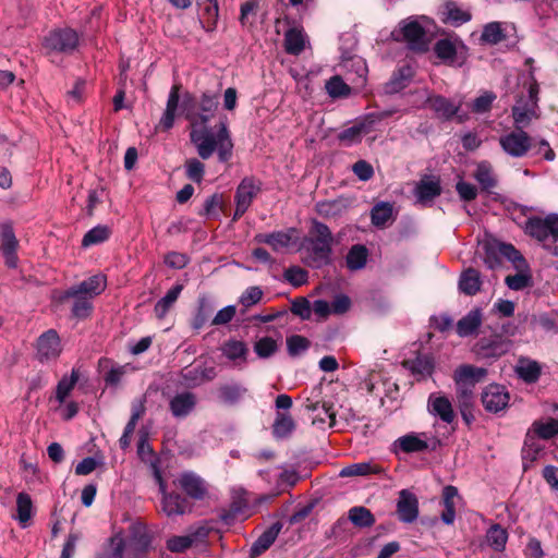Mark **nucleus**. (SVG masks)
Returning <instances> with one entry per match:
<instances>
[{"mask_svg":"<svg viewBox=\"0 0 558 558\" xmlns=\"http://www.w3.org/2000/svg\"><path fill=\"white\" fill-rule=\"evenodd\" d=\"M218 109V98L210 93H203L198 102L197 116L187 114V121L192 126L190 132L191 143L195 145L198 156L206 160L217 150L218 160L228 162L232 157L233 143L228 129V119L222 117L214 134L207 123L214 118Z\"/></svg>","mask_w":558,"mask_h":558,"instance_id":"1","label":"nucleus"},{"mask_svg":"<svg viewBox=\"0 0 558 558\" xmlns=\"http://www.w3.org/2000/svg\"><path fill=\"white\" fill-rule=\"evenodd\" d=\"M523 232L542 244L545 250H551L558 242V214L550 213L545 217L531 216L522 226Z\"/></svg>","mask_w":558,"mask_h":558,"instance_id":"2","label":"nucleus"},{"mask_svg":"<svg viewBox=\"0 0 558 558\" xmlns=\"http://www.w3.org/2000/svg\"><path fill=\"white\" fill-rule=\"evenodd\" d=\"M483 248L484 264L492 270L501 267L504 258L511 262L518 271L526 270L529 268V264L524 256L510 243L492 240L487 241Z\"/></svg>","mask_w":558,"mask_h":558,"instance_id":"3","label":"nucleus"},{"mask_svg":"<svg viewBox=\"0 0 558 558\" xmlns=\"http://www.w3.org/2000/svg\"><path fill=\"white\" fill-rule=\"evenodd\" d=\"M153 476L158 484L159 493L162 495L161 509L168 517L183 515L193 510V502L189 501L178 492H167V484L162 477L161 470H155Z\"/></svg>","mask_w":558,"mask_h":558,"instance_id":"4","label":"nucleus"},{"mask_svg":"<svg viewBox=\"0 0 558 558\" xmlns=\"http://www.w3.org/2000/svg\"><path fill=\"white\" fill-rule=\"evenodd\" d=\"M435 56L446 65L461 68L469 58V47L460 39H438L433 47Z\"/></svg>","mask_w":558,"mask_h":558,"instance_id":"5","label":"nucleus"},{"mask_svg":"<svg viewBox=\"0 0 558 558\" xmlns=\"http://www.w3.org/2000/svg\"><path fill=\"white\" fill-rule=\"evenodd\" d=\"M512 341L501 333L482 336L473 345L472 352L481 360H497L512 348Z\"/></svg>","mask_w":558,"mask_h":558,"instance_id":"6","label":"nucleus"},{"mask_svg":"<svg viewBox=\"0 0 558 558\" xmlns=\"http://www.w3.org/2000/svg\"><path fill=\"white\" fill-rule=\"evenodd\" d=\"M499 145L502 150L513 157L522 158L533 149V138L524 131H512L499 137Z\"/></svg>","mask_w":558,"mask_h":558,"instance_id":"7","label":"nucleus"},{"mask_svg":"<svg viewBox=\"0 0 558 558\" xmlns=\"http://www.w3.org/2000/svg\"><path fill=\"white\" fill-rule=\"evenodd\" d=\"M78 46V35L72 28L50 32L44 39V47L50 51L72 53Z\"/></svg>","mask_w":558,"mask_h":558,"instance_id":"8","label":"nucleus"},{"mask_svg":"<svg viewBox=\"0 0 558 558\" xmlns=\"http://www.w3.org/2000/svg\"><path fill=\"white\" fill-rule=\"evenodd\" d=\"M128 558H144L151 545V537L144 524L132 523L129 527Z\"/></svg>","mask_w":558,"mask_h":558,"instance_id":"9","label":"nucleus"},{"mask_svg":"<svg viewBox=\"0 0 558 558\" xmlns=\"http://www.w3.org/2000/svg\"><path fill=\"white\" fill-rule=\"evenodd\" d=\"M186 495V499L201 501L208 495V487L206 482L197 474L191 471L183 472L179 475L177 481L173 482Z\"/></svg>","mask_w":558,"mask_h":558,"instance_id":"10","label":"nucleus"},{"mask_svg":"<svg viewBox=\"0 0 558 558\" xmlns=\"http://www.w3.org/2000/svg\"><path fill=\"white\" fill-rule=\"evenodd\" d=\"M414 354V357L403 360L401 366L409 371L417 381L432 377L436 367L433 354L422 353L420 351H415Z\"/></svg>","mask_w":558,"mask_h":558,"instance_id":"11","label":"nucleus"},{"mask_svg":"<svg viewBox=\"0 0 558 558\" xmlns=\"http://www.w3.org/2000/svg\"><path fill=\"white\" fill-rule=\"evenodd\" d=\"M62 352L61 339L54 329H48L36 341V359L40 363L56 360Z\"/></svg>","mask_w":558,"mask_h":558,"instance_id":"12","label":"nucleus"},{"mask_svg":"<svg viewBox=\"0 0 558 558\" xmlns=\"http://www.w3.org/2000/svg\"><path fill=\"white\" fill-rule=\"evenodd\" d=\"M307 241L311 244V248L308 250V255L304 259V263L308 267L313 269H320L332 263L331 256L333 242L316 240L313 238H310Z\"/></svg>","mask_w":558,"mask_h":558,"instance_id":"13","label":"nucleus"},{"mask_svg":"<svg viewBox=\"0 0 558 558\" xmlns=\"http://www.w3.org/2000/svg\"><path fill=\"white\" fill-rule=\"evenodd\" d=\"M107 288V277L105 275L98 274L94 275L86 280H83L78 284L72 286L61 295L60 301L63 302L68 300L70 296H75L77 294H85L89 298H95L101 294Z\"/></svg>","mask_w":558,"mask_h":558,"instance_id":"14","label":"nucleus"},{"mask_svg":"<svg viewBox=\"0 0 558 558\" xmlns=\"http://www.w3.org/2000/svg\"><path fill=\"white\" fill-rule=\"evenodd\" d=\"M442 192L439 175L424 174L414 187V196L424 206L430 205Z\"/></svg>","mask_w":558,"mask_h":558,"instance_id":"15","label":"nucleus"},{"mask_svg":"<svg viewBox=\"0 0 558 558\" xmlns=\"http://www.w3.org/2000/svg\"><path fill=\"white\" fill-rule=\"evenodd\" d=\"M400 32L408 47L416 52H426L428 50V40L425 28L417 21L402 22Z\"/></svg>","mask_w":558,"mask_h":558,"instance_id":"16","label":"nucleus"},{"mask_svg":"<svg viewBox=\"0 0 558 558\" xmlns=\"http://www.w3.org/2000/svg\"><path fill=\"white\" fill-rule=\"evenodd\" d=\"M509 392L507 388L499 384L488 385L482 392L481 400L487 412L498 413L509 403Z\"/></svg>","mask_w":558,"mask_h":558,"instance_id":"17","label":"nucleus"},{"mask_svg":"<svg viewBox=\"0 0 558 558\" xmlns=\"http://www.w3.org/2000/svg\"><path fill=\"white\" fill-rule=\"evenodd\" d=\"M19 246V241L14 234V230L10 223H3L1 226V234H0V251L4 257V264L9 268H16L19 263V257L16 254V250Z\"/></svg>","mask_w":558,"mask_h":558,"instance_id":"18","label":"nucleus"},{"mask_svg":"<svg viewBox=\"0 0 558 558\" xmlns=\"http://www.w3.org/2000/svg\"><path fill=\"white\" fill-rule=\"evenodd\" d=\"M398 518L403 523H412L418 517V499L408 489L399 493L397 502Z\"/></svg>","mask_w":558,"mask_h":558,"instance_id":"19","label":"nucleus"},{"mask_svg":"<svg viewBox=\"0 0 558 558\" xmlns=\"http://www.w3.org/2000/svg\"><path fill=\"white\" fill-rule=\"evenodd\" d=\"M414 75L415 71L410 64L399 66L396 71H393L389 81L385 83V94L393 95L400 93L410 85Z\"/></svg>","mask_w":558,"mask_h":558,"instance_id":"20","label":"nucleus"},{"mask_svg":"<svg viewBox=\"0 0 558 558\" xmlns=\"http://www.w3.org/2000/svg\"><path fill=\"white\" fill-rule=\"evenodd\" d=\"M197 398L195 393L183 391L171 398L169 401V410L173 417L185 418L195 410Z\"/></svg>","mask_w":558,"mask_h":558,"instance_id":"21","label":"nucleus"},{"mask_svg":"<svg viewBox=\"0 0 558 558\" xmlns=\"http://www.w3.org/2000/svg\"><path fill=\"white\" fill-rule=\"evenodd\" d=\"M180 376L187 387L195 388L204 383L214 380L217 376V371L214 366L185 367L181 371Z\"/></svg>","mask_w":558,"mask_h":558,"instance_id":"22","label":"nucleus"},{"mask_svg":"<svg viewBox=\"0 0 558 558\" xmlns=\"http://www.w3.org/2000/svg\"><path fill=\"white\" fill-rule=\"evenodd\" d=\"M425 105L435 112L437 118L444 121L451 120L460 109L459 105H454L450 99L442 95L428 96Z\"/></svg>","mask_w":558,"mask_h":558,"instance_id":"23","label":"nucleus"},{"mask_svg":"<svg viewBox=\"0 0 558 558\" xmlns=\"http://www.w3.org/2000/svg\"><path fill=\"white\" fill-rule=\"evenodd\" d=\"M282 526L283 525L280 521H276L267 530H265L252 544L250 548V557L256 558L265 553L275 543Z\"/></svg>","mask_w":558,"mask_h":558,"instance_id":"24","label":"nucleus"},{"mask_svg":"<svg viewBox=\"0 0 558 558\" xmlns=\"http://www.w3.org/2000/svg\"><path fill=\"white\" fill-rule=\"evenodd\" d=\"M483 323V313L480 307L471 310L458 320L456 330L459 337L465 338L477 333Z\"/></svg>","mask_w":558,"mask_h":558,"instance_id":"25","label":"nucleus"},{"mask_svg":"<svg viewBox=\"0 0 558 558\" xmlns=\"http://www.w3.org/2000/svg\"><path fill=\"white\" fill-rule=\"evenodd\" d=\"M428 411L432 415L438 416L447 424H451L456 418L452 404L446 396H430L428 399Z\"/></svg>","mask_w":558,"mask_h":558,"instance_id":"26","label":"nucleus"},{"mask_svg":"<svg viewBox=\"0 0 558 558\" xmlns=\"http://www.w3.org/2000/svg\"><path fill=\"white\" fill-rule=\"evenodd\" d=\"M262 183L256 181L254 177H245L242 179L235 191V203L251 206L254 197L260 192Z\"/></svg>","mask_w":558,"mask_h":558,"instance_id":"27","label":"nucleus"},{"mask_svg":"<svg viewBox=\"0 0 558 558\" xmlns=\"http://www.w3.org/2000/svg\"><path fill=\"white\" fill-rule=\"evenodd\" d=\"M482 283L481 272L473 267H469L461 272L458 288L461 293L473 296L481 291Z\"/></svg>","mask_w":558,"mask_h":558,"instance_id":"28","label":"nucleus"},{"mask_svg":"<svg viewBox=\"0 0 558 558\" xmlns=\"http://www.w3.org/2000/svg\"><path fill=\"white\" fill-rule=\"evenodd\" d=\"M296 230L290 228L287 231H274L270 233H259L255 236V241L258 243H265L270 245L274 251H278L283 247H288L292 242V233Z\"/></svg>","mask_w":558,"mask_h":558,"instance_id":"29","label":"nucleus"},{"mask_svg":"<svg viewBox=\"0 0 558 558\" xmlns=\"http://www.w3.org/2000/svg\"><path fill=\"white\" fill-rule=\"evenodd\" d=\"M180 102V86L173 85L168 96L166 110L159 121V125L163 131H169L173 128L175 112Z\"/></svg>","mask_w":558,"mask_h":558,"instance_id":"30","label":"nucleus"},{"mask_svg":"<svg viewBox=\"0 0 558 558\" xmlns=\"http://www.w3.org/2000/svg\"><path fill=\"white\" fill-rule=\"evenodd\" d=\"M306 44V35L302 28L292 27L284 33V51L291 56H300Z\"/></svg>","mask_w":558,"mask_h":558,"instance_id":"31","label":"nucleus"},{"mask_svg":"<svg viewBox=\"0 0 558 558\" xmlns=\"http://www.w3.org/2000/svg\"><path fill=\"white\" fill-rule=\"evenodd\" d=\"M515 373L524 383L535 384L542 375V367L537 361L521 357L515 367Z\"/></svg>","mask_w":558,"mask_h":558,"instance_id":"32","label":"nucleus"},{"mask_svg":"<svg viewBox=\"0 0 558 558\" xmlns=\"http://www.w3.org/2000/svg\"><path fill=\"white\" fill-rule=\"evenodd\" d=\"M487 369L484 367L461 365L454 372V381L472 385V388H474L477 383L487 376Z\"/></svg>","mask_w":558,"mask_h":558,"instance_id":"33","label":"nucleus"},{"mask_svg":"<svg viewBox=\"0 0 558 558\" xmlns=\"http://www.w3.org/2000/svg\"><path fill=\"white\" fill-rule=\"evenodd\" d=\"M385 473V469L379 464L373 463L372 461L352 463L340 471V476H367L372 474L381 475Z\"/></svg>","mask_w":558,"mask_h":558,"instance_id":"34","label":"nucleus"},{"mask_svg":"<svg viewBox=\"0 0 558 558\" xmlns=\"http://www.w3.org/2000/svg\"><path fill=\"white\" fill-rule=\"evenodd\" d=\"M296 424L292 416L286 412L277 411L272 423V435L276 439L289 438L294 432Z\"/></svg>","mask_w":558,"mask_h":558,"instance_id":"35","label":"nucleus"},{"mask_svg":"<svg viewBox=\"0 0 558 558\" xmlns=\"http://www.w3.org/2000/svg\"><path fill=\"white\" fill-rule=\"evenodd\" d=\"M349 207V202L344 197H338L331 201H323L316 204V211L323 218H335L341 216Z\"/></svg>","mask_w":558,"mask_h":558,"instance_id":"36","label":"nucleus"},{"mask_svg":"<svg viewBox=\"0 0 558 558\" xmlns=\"http://www.w3.org/2000/svg\"><path fill=\"white\" fill-rule=\"evenodd\" d=\"M458 497V488L452 485H447L442 489V505L444 511L441 512L440 519L441 521L450 525L454 522L456 519V506L453 499Z\"/></svg>","mask_w":558,"mask_h":558,"instance_id":"37","label":"nucleus"},{"mask_svg":"<svg viewBox=\"0 0 558 558\" xmlns=\"http://www.w3.org/2000/svg\"><path fill=\"white\" fill-rule=\"evenodd\" d=\"M368 250L363 244L352 245L345 256L347 268L351 271H357L366 266Z\"/></svg>","mask_w":558,"mask_h":558,"instance_id":"38","label":"nucleus"},{"mask_svg":"<svg viewBox=\"0 0 558 558\" xmlns=\"http://www.w3.org/2000/svg\"><path fill=\"white\" fill-rule=\"evenodd\" d=\"M348 520L359 529H367L375 524L376 518L364 506H354L348 511Z\"/></svg>","mask_w":558,"mask_h":558,"instance_id":"39","label":"nucleus"},{"mask_svg":"<svg viewBox=\"0 0 558 558\" xmlns=\"http://www.w3.org/2000/svg\"><path fill=\"white\" fill-rule=\"evenodd\" d=\"M182 290L183 286L178 283L168 290L165 296L157 301L154 307V312L158 319H163L166 317L169 310L177 302Z\"/></svg>","mask_w":558,"mask_h":558,"instance_id":"40","label":"nucleus"},{"mask_svg":"<svg viewBox=\"0 0 558 558\" xmlns=\"http://www.w3.org/2000/svg\"><path fill=\"white\" fill-rule=\"evenodd\" d=\"M247 392V388L241 384H226L218 388V397L225 404H236Z\"/></svg>","mask_w":558,"mask_h":558,"instance_id":"41","label":"nucleus"},{"mask_svg":"<svg viewBox=\"0 0 558 558\" xmlns=\"http://www.w3.org/2000/svg\"><path fill=\"white\" fill-rule=\"evenodd\" d=\"M220 350L222 354L232 362H235L238 360L246 362L248 348L244 341L229 339L222 344Z\"/></svg>","mask_w":558,"mask_h":558,"instance_id":"42","label":"nucleus"},{"mask_svg":"<svg viewBox=\"0 0 558 558\" xmlns=\"http://www.w3.org/2000/svg\"><path fill=\"white\" fill-rule=\"evenodd\" d=\"M247 500L241 496L233 497L229 509H221L219 512V520L226 524L231 525L234 523L236 517L242 514L247 508Z\"/></svg>","mask_w":558,"mask_h":558,"instance_id":"43","label":"nucleus"},{"mask_svg":"<svg viewBox=\"0 0 558 558\" xmlns=\"http://www.w3.org/2000/svg\"><path fill=\"white\" fill-rule=\"evenodd\" d=\"M521 100L522 98H520L518 102ZM511 114L514 121L515 130L520 131L526 128L530 124L532 118L535 117V108L532 106L529 107L527 104H524L523 106L517 104L511 108Z\"/></svg>","mask_w":558,"mask_h":558,"instance_id":"44","label":"nucleus"},{"mask_svg":"<svg viewBox=\"0 0 558 558\" xmlns=\"http://www.w3.org/2000/svg\"><path fill=\"white\" fill-rule=\"evenodd\" d=\"M445 23H450L453 26H460L468 23L472 19V14L469 11H464L457 5L454 1H448L445 4Z\"/></svg>","mask_w":558,"mask_h":558,"instance_id":"45","label":"nucleus"},{"mask_svg":"<svg viewBox=\"0 0 558 558\" xmlns=\"http://www.w3.org/2000/svg\"><path fill=\"white\" fill-rule=\"evenodd\" d=\"M395 446H398L405 453L422 452L429 449L428 442L415 434H408L398 438Z\"/></svg>","mask_w":558,"mask_h":558,"instance_id":"46","label":"nucleus"},{"mask_svg":"<svg viewBox=\"0 0 558 558\" xmlns=\"http://www.w3.org/2000/svg\"><path fill=\"white\" fill-rule=\"evenodd\" d=\"M507 38L499 22H490L484 25L480 40L482 44L495 46Z\"/></svg>","mask_w":558,"mask_h":558,"instance_id":"47","label":"nucleus"},{"mask_svg":"<svg viewBox=\"0 0 558 558\" xmlns=\"http://www.w3.org/2000/svg\"><path fill=\"white\" fill-rule=\"evenodd\" d=\"M69 299H73L71 314L74 318L83 320L92 315L94 308L92 302L93 298L85 294H77L75 296H70Z\"/></svg>","mask_w":558,"mask_h":558,"instance_id":"48","label":"nucleus"},{"mask_svg":"<svg viewBox=\"0 0 558 558\" xmlns=\"http://www.w3.org/2000/svg\"><path fill=\"white\" fill-rule=\"evenodd\" d=\"M538 438L548 440L558 435V420L550 417L547 422L536 420L529 428Z\"/></svg>","mask_w":558,"mask_h":558,"instance_id":"49","label":"nucleus"},{"mask_svg":"<svg viewBox=\"0 0 558 558\" xmlns=\"http://www.w3.org/2000/svg\"><path fill=\"white\" fill-rule=\"evenodd\" d=\"M393 207L388 202L376 204L371 210V220L373 226L383 228L392 218Z\"/></svg>","mask_w":558,"mask_h":558,"instance_id":"50","label":"nucleus"},{"mask_svg":"<svg viewBox=\"0 0 558 558\" xmlns=\"http://www.w3.org/2000/svg\"><path fill=\"white\" fill-rule=\"evenodd\" d=\"M488 545L496 551H502L508 541V532L500 524H493L486 534Z\"/></svg>","mask_w":558,"mask_h":558,"instance_id":"51","label":"nucleus"},{"mask_svg":"<svg viewBox=\"0 0 558 558\" xmlns=\"http://www.w3.org/2000/svg\"><path fill=\"white\" fill-rule=\"evenodd\" d=\"M474 178L480 183L483 191L488 192L497 185V180L493 173L492 166L486 161L478 163Z\"/></svg>","mask_w":558,"mask_h":558,"instance_id":"52","label":"nucleus"},{"mask_svg":"<svg viewBox=\"0 0 558 558\" xmlns=\"http://www.w3.org/2000/svg\"><path fill=\"white\" fill-rule=\"evenodd\" d=\"M111 235V229L105 225H98L85 233L82 240V246L88 247L107 241Z\"/></svg>","mask_w":558,"mask_h":558,"instance_id":"53","label":"nucleus"},{"mask_svg":"<svg viewBox=\"0 0 558 558\" xmlns=\"http://www.w3.org/2000/svg\"><path fill=\"white\" fill-rule=\"evenodd\" d=\"M80 378V372L73 368L70 377L63 376L56 388V399L59 403H63Z\"/></svg>","mask_w":558,"mask_h":558,"instance_id":"54","label":"nucleus"},{"mask_svg":"<svg viewBox=\"0 0 558 558\" xmlns=\"http://www.w3.org/2000/svg\"><path fill=\"white\" fill-rule=\"evenodd\" d=\"M16 510L17 515L16 519L21 523L23 527L26 526V523L31 520L33 514V501L31 496L27 493H20L16 497Z\"/></svg>","mask_w":558,"mask_h":558,"instance_id":"55","label":"nucleus"},{"mask_svg":"<svg viewBox=\"0 0 558 558\" xmlns=\"http://www.w3.org/2000/svg\"><path fill=\"white\" fill-rule=\"evenodd\" d=\"M214 311L213 305L205 296L198 298L197 310L192 320V328L199 330L208 320Z\"/></svg>","mask_w":558,"mask_h":558,"instance_id":"56","label":"nucleus"},{"mask_svg":"<svg viewBox=\"0 0 558 558\" xmlns=\"http://www.w3.org/2000/svg\"><path fill=\"white\" fill-rule=\"evenodd\" d=\"M326 90L332 98L347 97L351 93L350 86L339 75H335L327 81Z\"/></svg>","mask_w":558,"mask_h":558,"instance_id":"57","label":"nucleus"},{"mask_svg":"<svg viewBox=\"0 0 558 558\" xmlns=\"http://www.w3.org/2000/svg\"><path fill=\"white\" fill-rule=\"evenodd\" d=\"M287 350L290 356L295 357L307 351L311 347V341L301 335H292L287 337Z\"/></svg>","mask_w":558,"mask_h":558,"instance_id":"58","label":"nucleus"},{"mask_svg":"<svg viewBox=\"0 0 558 558\" xmlns=\"http://www.w3.org/2000/svg\"><path fill=\"white\" fill-rule=\"evenodd\" d=\"M254 351L259 359H268L278 351V343L271 337H263L254 343Z\"/></svg>","mask_w":558,"mask_h":558,"instance_id":"59","label":"nucleus"},{"mask_svg":"<svg viewBox=\"0 0 558 558\" xmlns=\"http://www.w3.org/2000/svg\"><path fill=\"white\" fill-rule=\"evenodd\" d=\"M283 278L294 288H299L308 281V271L300 266H291L283 272Z\"/></svg>","mask_w":558,"mask_h":558,"instance_id":"60","label":"nucleus"},{"mask_svg":"<svg viewBox=\"0 0 558 558\" xmlns=\"http://www.w3.org/2000/svg\"><path fill=\"white\" fill-rule=\"evenodd\" d=\"M185 175L189 180L199 184L205 175V165L197 158H190L185 161Z\"/></svg>","mask_w":558,"mask_h":558,"instance_id":"61","label":"nucleus"},{"mask_svg":"<svg viewBox=\"0 0 558 558\" xmlns=\"http://www.w3.org/2000/svg\"><path fill=\"white\" fill-rule=\"evenodd\" d=\"M290 311L302 320H308L312 316V306L305 296H299L291 300Z\"/></svg>","mask_w":558,"mask_h":558,"instance_id":"62","label":"nucleus"},{"mask_svg":"<svg viewBox=\"0 0 558 558\" xmlns=\"http://www.w3.org/2000/svg\"><path fill=\"white\" fill-rule=\"evenodd\" d=\"M458 408L474 407V388L472 385L456 383Z\"/></svg>","mask_w":558,"mask_h":558,"instance_id":"63","label":"nucleus"},{"mask_svg":"<svg viewBox=\"0 0 558 558\" xmlns=\"http://www.w3.org/2000/svg\"><path fill=\"white\" fill-rule=\"evenodd\" d=\"M128 551V542L121 533L112 535L108 541V557L123 558V553Z\"/></svg>","mask_w":558,"mask_h":558,"instance_id":"64","label":"nucleus"}]
</instances>
